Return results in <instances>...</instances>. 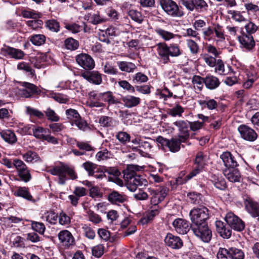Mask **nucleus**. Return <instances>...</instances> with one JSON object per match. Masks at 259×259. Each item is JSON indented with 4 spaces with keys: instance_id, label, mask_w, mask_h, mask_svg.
<instances>
[{
    "instance_id": "obj_1",
    "label": "nucleus",
    "mask_w": 259,
    "mask_h": 259,
    "mask_svg": "<svg viewBox=\"0 0 259 259\" xmlns=\"http://www.w3.org/2000/svg\"><path fill=\"white\" fill-rule=\"evenodd\" d=\"M156 47L158 58L163 64L170 62V56L178 57L182 54V50L179 45L176 44H171L168 46L165 42H159L156 45Z\"/></svg>"
},
{
    "instance_id": "obj_2",
    "label": "nucleus",
    "mask_w": 259,
    "mask_h": 259,
    "mask_svg": "<svg viewBox=\"0 0 259 259\" xmlns=\"http://www.w3.org/2000/svg\"><path fill=\"white\" fill-rule=\"evenodd\" d=\"M123 179L127 188L131 191L136 190L138 186H146L147 181L137 174L133 165H130L123 171Z\"/></svg>"
},
{
    "instance_id": "obj_3",
    "label": "nucleus",
    "mask_w": 259,
    "mask_h": 259,
    "mask_svg": "<svg viewBox=\"0 0 259 259\" xmlns=\"http://www.w3.org/2000/svg\"><path fill=\"white\" fill-rule=\"evenodd\" d=\"M49 172L53 175L58 176V183L60 185L65 184L67 180V175L69 179L73 180L77 178L74 168L63 162L51 168Z\"/></svg>"
},
{
    "instance_id": "obj_4",
    "label": "nucleus",
    "mask_w": 259,
    "mask_h": 259,
    "mask_svg": "<svg viewBox=\"0 0 259 259\" xmlns=\"http://www.w3.org/2000/svg\"><path fill=\"white\" fill-rule=\"evenodd\" d=\"M189 216L192 222L191 226L206 223L209 217V210L205 206L195 207L190 211Z\"/></svg>"
},
{
    "instance_id": "obj_5",
    "label": "nucleus",
    "mask_w": 259,
    "mask_h": 259,
    "mask_svg": "<svg viewBox=\"0 0 259 259\" xmlns=\"http://www.w3.org/2000/svg\"><path fill=\"white\" fill-rule=\"evenodd\" d=\"M181 140V138L179 136L168 140L159 136L156 138V141L158 146L161 147L162 149L167 148L170 152L176 153L180 151L181 143L186 142Z\"/></svg>"
},
{
    "instance_id": "obj_6",
    "label": "nucleus",
    "mask_w": 259,
    "mask_h": 259,
    "mask_svg": "<svg viewBox=\"0 0 259 259\" xmlns=\"http://www.w3.org/2000/svg\"><path fill=\"white\" fill-rule=\"evenodd\" d=\"M159 4L162 9L168 16L172 17H181L183 16V12L179 6L173 0H159Z\"/></svg>"
},
{
    "instance_id": "obj_7",
    "label": "nucleus",
    "mask_w": 259,
    "mask_h": 259,
    "mask_svg": "<svg viewBox=\"0 0 259 259\" xmlns=\"http://www.w3.org/2000/svg\"><path fill=\"white\" fill-rule=\"evenodd\" d=\"M192 230L196 236L201 241L208 243L212 238V231L206 223L199 224V225L191 226Z\"/></svg>"
},
{
    "instance_id": "obj_8",
    "label": "nucleus",
    "mask_w": 259,
    "mask_h": 259,
    "mask_svg": "<svg viewBox=\"0 0 259 259\" xmlns=\"http://www.w3.org/2000/svg\"><path fill=\"white\" fill-rule=\"evenodd\" d=\"M20 84L22 88L18 90V94L22 98H30L41 93L40 89L34 84L26 81L20 82Z\"/></svg>"
},
{
    "instance_id": "obj_9",
    "label": "nucleus",
    "mask_w": 259,
    "mask_h": 259,
    "mask_svg": "<svg viewBox=\"0 0 259 259\" xmlns=\"http://www.w3.org/2000/svg\"><path fill=\"white\" fill-rule=\"evenodd\" d=\"M180 2L191 12L195 10L199 13H203L208 10V5L204 0H181Z\"/></svg>"
},
{
    "instance_id": "obj_10",
    "label": "nucleus",
    "mask_w": 259,
    "mask_h": 259,
    "mask_svg": "<svg viewBox=\"0 0 259 259\" xmlns=\"http://www.w3.org/2000/svg\"><path fill=\"white\" fill-rule=\"evenodd\" d=\"M208 157L206 154L200 151L196 155L195 164L196 165L194 169L188 175L187 180H190L198 174L208 162Z\"/></svg>"
},
{
    "instance_id": "obj_11",
    "label": "nucleus",
    "mask_w": 259,
    "mask_h": 259,
    "mask_svg": "<svg viewBox=\"0 0 259 259\" xmlns=\"http://www.w3.org/2000/svg\"><path fill=\"white\" fill-rule=\"evenodd\" d=\"M225 221L229 227L235 231L240 232L245 228L244 223L233 212H230L227 213Z\"/></svg>"
},
{
    "instance_id": "obj_12",
    "label": "nucleus",
    "mask_w": 259,
    "mask_h": 259,
    "mask_svg": "<svg viewBox=\"0 0 259 259\" xmlns=\"http://www.w3.org/2000/svg\"><path fill=\"white\" fill-rule=\"evenodd\" d=\"M77 63L86 70H92L95 66L93 58L88 54L81 53L75 57Z\"/></svg>"
},
{
    "instance_id": "obj_13",
    "label": "nucleus",
    "mask_w": 259,
    "mask_h": 259,
    "mask_svg": "<svg viewBox=\"0 0 259 259\" xmlns=\"http://www.w3.org/2000/svg\"><path fill=\"white\" fill-rule=\"evenodd\" d=\"M60 245L64 249H68L75 245V239L68 230L61 231L58 234Z\"/></svg>"
},
{
    "instance_id": "obj_14",
    "label": "nucleus",
    "mask_w": 259,
    "mask_h": 259,
    "mask_svg": "<svg viewBox=\"0 0 259 259\" xmlns=\"http://www.w3.org/2000/svg\"><path fill=\"white\" fill-rule=\"evenodd\" d=\"M168 191V189L166 187H160L157 190L149 188L150 202L160 203L167 196Z\"/></svg>"
},
{
    "instance_id": "obj_15",
    "label": "nucleus",
    "mask_w": 259,
    "mask_h": 259,
    "mask_svg": "<svg viewBox=\"0 0 259 259\" xmlns=\"http://www.w3.org/2000/svg\"><path fill=\"white\" fill-rule=\"evenodd\" d=\"M238 131L240 137L244 140L253 142L257 137V135L255 131L247 125L241 124L239 125L238 127Z\"/></svg>"
},
{
    "instance_id": "obj_16",
    "label": "nucleus",
    "mask_w": 259,
    "mask_h": 259,
    "mask_svg": "<svg viewBox=\"0 0 259 259\" xmlns=\"http://www.w3.org/2000/svg\"><path fill=\"white\" fill-rule=\"evenodd\" d=\"M179 130L180 134L178 136L181 140L187 141L190 137L189 122L187 120H178L174 122Z\"/></svg>"
},
{
    "instance_id": "obj_17",
    "label": "nucleus",
    "mask_w": 259,
    "mask_h": 259,
    "mask_svg": "<svg viewBox=\"0 0 259 259\" xmlns=\"http://www.w3.org/2000/svg\"><path fill=\"white\" fill-rule=\"evenodd\" d=\"M244 205L246 210L251 217L259 218V201L247 198L244 200Z\"/></svg>"
},
{
    "instance_id": "obj_18",
    "label": "nucleus",
    "mask_w": 259,
    "mask_h": 259,
    "mask_svg": "<svg viewBox=\"0 0 259 259\" xmlns=\"http://www.w3.org/2000/svg\"><path fill=\"white\" fill-rule=\"evenodd\" d=\"M172 224L175 231L180 234H186L190 230L189 222L183 219L177 218Z\"/></svg>"
},
{
    "instance_id": "obj_19",
    "label": "nucleus",
    "mask_w": 259,
    "mask_h": 259,
    "mask_svg": "<svg viewBox=\"0 0 259 259\" xmlns=\"http://www.w3.org/2000/svg\"><path fill=\"white\" fill-rule=\"evenodd\" d=\"M164 242L167 246L175 249L181 248L183 244L182 239L179 237L169 233L166 235Z\"/></svg>"
},
{
    "instance_id": "obj_20",
    "label": "nucleus",
    "mask_w": 259,
    "mask_h": 259,
    "mask_svg": "<svg viewBox=\"0 0 259 259\" xmlns=\"http://www.w3.org/2000/svg\"><path fill=\"white\" fill-rule=\"evenodd\" d=\"M13 194L17 197H21L23 198L33 202H35V199L29 192V189L26 187H15L12 190Z\"/></svg>"
},
{
    "instance_id": "obj_21",
    "label": "nucleus",
    "mask_w": 259,
    "mask_h": 259,
    "mask_svg": "<svg viewBox=\"0 0 259 259\" xmlns=\"http://www.w3.org/2000/svg\"><path fill=\"white\" fill-rule=\"evenodd\" d=\"M81 75L89 82L95 84L99 85L102 82V74L98 71L84 72Z\"/></svg>"
},
{
    "instance_id": "obj_22",
    "label": "nucleus",
    "mask_w": 259,
    "mask_h": 259,
    "mask_svg": "<svg viewBox=\"0 0 259 259\" xmlns=\"http://www.w3.org/2000/svg\"><path fill=\"white\" fill-rule=\"evenodd\" d=\"M226 168H235L238 166L236 158L230 152H225L220 156Z\"/></svg>"
},
{
    "instance_id": "obj_23",
    "label": "nucleus",
    "mask_w": 259,
    "mask_h": 259,
    "mask_svg": "<svg viewBox=\"0 0 259 259\" xmlns=\"http://www.w3.org/2000/svg\"><path fill=\"white\" fill-rule=\"evenodd\" d=\"M238 40L242 46L248 50H251L255 46V41L251 35L243 33L238 36Z\"/></svg>"
},
{
    "instance_id": "obj_24",
    "label": "nucleus",
    "mask_w": 259,
    "mask_h": 259,
    "mask_svg": "<svg viewBox=\"0 0 259 259\" xmlns=\"http://www.w3.org/2000/svg\"><path fill=\"white\" fill-rule=\"evenodd\" d=\"M223 173L230 182H238L240 181L241 175L236 167L226 168L224 170Z\"/></svg>"
},
{
    "instance_id": "obj_25",
    "label": "nucleus",
    "mask_w": 259,
    "mask_h": 259,
    "mask_svg": "<svg viewBox=\"0 0 259 259\" xmlns=\"http://www.w3.org/2000/svg\"><path fill=\"white\" fill-rule=\"evenodd\" d=\"M123 105L127 108H132L140 104L141 100L139 97L133 95H126L121 98Z\"/></svg>"
},
{
    "instance_id": "obj_26",
    "label": "nucleus",
    "mask_w": 259,
    "mask_h": 259,
    "mask_svg": "<svg viewBox=\"0 0 259 259\" xmlns=\"http://www.w3.org/2000/svg\"><path fill=\"white\" fill-rule=\"evenodd\" d=\"M215 226L218 232L224 238H229L232 234V231L229 227H226L224 223L218 221L215 222Z\"/></svg>"
},
{
    "instance_id": "obj_27",
    "label": "nucleus",
    "mask_w": 259,
    "mask_h": 259,
    "mask_svg": "<svg viewBox=\"0 0 259 259\" xmlns=\"http://www.w3.org/2000/svg\"><path fill=\"white\" fill-rule=\"evenodd\" d=\"M108 199L112 203L119 204L126 201L127 197L126 195L120 194L117 191H113L108 195Z\"/></svg>"
},
{
    "instance_id": "obj_28",
    "label": "nucleus",
    "mask_w": 259,
    "mask_h": 259,
    "mask_svg": "<svg viewBox=\"0 0 259 259\" xmlns=\"http://www.w3.org/2000/svg\"><path fill=\"white\" fill-rule=\"evenodd\" d=\"M205 85L209 90H214L220 84V81L218 77L212 75H207L205 77Z\"/></svg>"
},
{
    "instance_id": "obj_29",
    "label": "nucleus",
    "mask_w": 259,
    "mask_h": 259,
    "mask_svg": "<svg viewBox=\"0 0 259 259\" xmlns=\"http://www.w3.org/2000/svg\"><path fill=\"white\" fill-rule=\"evenodd\" d=\"M244 8L248 15L256 19L259 18V7L251 2L244 4Z\"/></svg>"
},
{
    "instance_id": "obj_30",
    "label": "nucleus",
    "mask_w": 259,
    "mask_h": 259,
    "mask_svg": "<svg viewBox=\"0 0 259 259\" xmlns=\"http://www.w3.org/2000/svg\"><path fill=\"white\" fill-rule=\"evenodd\" d=\"M211 181L213 185L219 190H224L227 188L225 180L221 176L212 175L211 177Z\"/></svg>"
},
{
    "instance_id": "obj_31",
    "label": "nucleus",
    "mask_w": 259,
    "mask_h": 259,
    "mask_svg": "<svg viewBox=\"0 0 259 259\" xmlns=\"http://www.w3.org/2000/svg\"><path fill=\"white\" fill-rule=\"evenodd\" d=\"M47 55L42 53H38L36 56L31 58V63L37 68H40L45 65Z\"/></svg>"
},
{
    "instance_id": "obj_32",
    "label": "nucleus",
    "mask_w": 259,
    "mask_h": 259,
    "mask_svg": "<svg viewBox=\"0 0 259 259\" xmlns=\"http://www.w3.org/2000/svg\"><path fill=\"white\" fill-rule=\"evenodd\" d=\"M198 103L202 108H207L209 110L215 109L218 105V102L215 100L208 97L204 100H198Z\"/></svg>"
},
{
    "instance_id": "obj_33",
    "label": "nucleus",
    "mask_w": 259,
    "mask_h": 259,
    "mask_svg": "<svg viewBox=\"0 0 259 259\" xmlns=\"http://www.w3.org/2000/svg\"><path fill=\"white\" fill-rule=\"evenodd\" d=\"M22 157L23 159L28 163L38 162L41 161L38 154L32 151H28L23 154Z\"/></svg>"
},
{
    "instance_id": "obj_34",
    "label": "nucleus",
    "mask_w": 259,
    "mask_h": 259,
    "mask_svg": "<svg viewBox=\"0 0 259 259\" xmlns=\"http://www.w3.org/2000/svg\"><path fill=\"white\" fill-rule=\"evenodd\" d=\"M152 146L148 141H142L140 146L135 148L137 151L143 156H146L150 152Z\"/></svg>"
},
{
    "instance_id": "obj_35",
    "label": "nucleus",
    "mask_w": 259,
    "mask_h": 259,
    "mask_svg": "<svg viewBox=\"0 0 259 259\" xmlns=\"http://www.w3.org/2000/svg\"><path fill=\"white\" fill-rule=\"evenodd\" d=\"M82 167L88 172L89 176L94 175L95 172H100V167L91 161H86L82 164Z\"/></svg>"
},
{
    "instance_id": "obj_36",
    "label": "nucleus",
    "mask_w": 259,
    "mask_h": 259,
    "mask_svg": "<svg viewBox=\"0 0 259 259\" xmlns=\"http://www.w3.org/2000/svg\"><path fill=\"white\" fill-rule=\"evenodd\" d=\"M1 136L2 138L7 142L10 144H13L17 141V138L12 131L6 130L3 131L0 133Z\"/></svg>"
},
{
    "instance_id": "obj_37",
    "label": "nucleus",
    "mask_w": 259,
    "mask_h": 259,
    "mask_svg": "<svg viewBox=\"0 0 259 259\" xmlns=\"http://www.w3.org/2000/svg\"><path fill=\"white\" fill-rule=\"evenodd\" d=\"M32 135L37 139L43 140L47 133H49V130L41 126L35 125L33 128Z\"/></svg>"
},
{
    "instance_id": "obj_38",
    "label": "nucleus",
    "mask_w": 259,
    "mask_h": 259,
    "mask_svg": "<svg viewBox=\"0 0 259 259\" xmlns=\"http://www.w3.org/2000/svg\"><path fill=\"white\" fill-rule=\"evenodd\" d=\"M7 53L10 55L12 58L16 59H21L23 58L25 54L21 50L8 47L6 49Z\"/></svg>"
},
{
    "instance_id": "obj_39",
    "label": "nucleus",
    "mask_w": 259,
    "mask_h": 259,
    "mask_svg": "<svg viewBox=\"0 0 259 259\" xmlns=\"http://www.w3.org/2000/svg\"><path fill=\"white\" fill-rule=\"evenodd\" d=\"M87 216L89 221L94 225H98L102 222V219L100 215L92 210H87Z\"/></svg>"
},
{
    "instance_id": "obj_40",
    "label": "nucleus",
    "mask_w": 259,
    "mask_h": 259,
    "mask_svg": "<svg viewBox=\"0 0 259 259\" xmlns=\"http://www.w3.org/2000/svg\"><path fill=\"white\" fill-rule=\"evenodd\" d=\"M81 230L83 234L89 239H94L96 234L94 230L92 228L90 225L82 224Z\"/></svg>"
},
{
    "instance_id": "obj_41",
    "label": "nucleus",
    "mask_w": 259,
    "mask_h": 259,
    "mask_svg": "<svg viewBox=\"0 0 259 259\" xmlns=\"http://www.w3.org/2000/svg\"><path fill=\"white\" fill-rule=\"evenodd\" d=\"M117 64L119 69L122 71L132 72L136 68V66L131 62L121 61L118 62Z\"/></svg>"
},
{
    "instance_id": "obj_42",
    "label": "nucleus",
    "mask_w": 259,
    "mask_h": 259,
    "mask_svg": "<svg viewBox=\"0 0 259 259\" xmlns=\"http://www.w3.org/2000/svg\"><path fill=\"white\" fill-rule=\"evenodd\" d=\"M215 33L218 41H223L225 39L224 30L222 26L219 24H213V33Z\"/></svg>"
},
{
    "instance_id": "obj_43",
    "label": "nucleus",
    "mask_w": 259,
    "mask_h": 259,
    "mask_svg": "<svg viewBox=\"0 0 259 259\" xmlns=\"http://www.w3.org/2000/svg\"><path fill=\"white\" fill-rule=\"evenodd\" d=\"M215 66V72L222 75H225L227 74L231 69V68L230 66L228 67V70L225 69L224 64L222 60L220 59L217 60Z\"/></svg>"
},
{
    "instance_id": "obj_44",
    "label": "nucleus",
    "mask_w": 259,
    "mask_h": 259,
    "mask_svg": "<svg viewBox=\"0 0 259 259\" xmlns=\"http://www.w3.org/2000/svg\"><path fill=\"white\" fill-rule=\"evenodd\" d=\"M184 108L179 104H176L174 107L168 111V114L172 117H181L184 112Z\"/></svg>"
},
{
    "instance_id": "obj_45",
    "label": "nucleus",
    "mask_w": 259,
    "mask_h": 259,
    "mask_svg": "<svg viewBox=\"0 0 259 259\" xmlns=\"http://www.w3.org/2000/svg\"><path fill=\"white\" fill-rule=\"evenodd\" d=\"M64 45L65 48L70 51H74L79 47L78 41L72 37L65 39Z\"/></svg>"
},
{
    "instance_id": "obj_46",
    "label": "nucleus",
    "mask_w": 259,
    "mask_h": 259,
    "mask_svg": "<svg viewBox=\"0 0 259 259\" xmlns=\"http://www.w3.org/2000/svg\"><path fill=\"white\" fill-rule=\"evenodd\" d=\"M21 15L25 18L36 19L40 18L41 14L33 10H24L21 11Z\"/></svg>"
},
{
    "instance_id": "obj_47",
    "label": "nucleus",
    "mask_w": 259,
    "mask_h": 259,
    "mask_svg": "<svg viewBox=\"0 0 259 259\" xmlns=\"http://www.w3.org/2000/svg\"><path fill=\"white\" fill-rule=\"evenodd\" d=\"M115 138L122 145H126L131 140V136L125 132L120 131L115 135Z\"/></svg>"
},
{
    "instance_id": "obj_48",
    "label": "nucleus",
    "mask_w": 259,
    "mask_h": 259,
    "mask_svg": "<svg viewBox=\"0 0 259 259\" xmlns=\"http://www.w3.org/2000/svg\"><path fill=\"white\" fill-rule=\"evenodd\" d=\"M112 154L107 149H103L96 154V159L98 161L106 160L112 157Z\"/></svg>"
},
{
    "instance_id": "obj_49",
    "label": "nucleus",
    "mask_w": 259,
    "mask_h": 259,
    "mask_svg": "<svg viewBox=\"0 0 259 259\" xmlns=\"http://www.w3.org/2000/svg\"><path fill=\"white\" fill-rule=\"evenodd\" d=\"M155 32L165 41L169 40L175 37V34L174 33L161 28H156L155 30Z\"/></svg>"
},
{
    "instance_id": "obj_50",
    "label": "nucleus",
    "mask_w": 259,
    "mask_h": 259,
    "mask_svg": "<svg viewBox=\"0 0 259 259\" xmlns=\"http://www.w3.org/2000/svg\"><path fill=\"white\" fill-rule=\"evenodd\" d=\"M46 37L43 34H34L30 36V41L35 46H39L45 44Z\"/></svg>"
},
{
    "instance_id": "obj_51",
    "label": "nucleus",
    "mask_w": 259,
    "mask_h": 259,
    "mask_svg": "<svg viewBox=\"0 0 259 259\" xmlns=\"http://www.w3.org/2000/svg\"><path fill=\"white\" fill-rule=\"evenodd\" d=\"M101 95L102 100L107 102L109 104H116L118 103V101L111 92L108 91L101 94Z\"/></svg>"
},
{
    "instance_id": "obj_52",
    "label": "nucleus",
    "mask_w": 259,
    "mask_h": 259,
    "mask_svg": "<svg viewBox=\"0 0 259 259\" xmlns=\"http://www.w3.org/2000/svg\"><path fill=\"white\" fill-rule=\"evenodd\" d=\"M91 22L94 25L103 23L107 21V18L101 16L99 12L93 14L91 16Z\"/></svg>"
},
{
    "instance_id": "obj_53",
    "label": "nucleus",
    "mask_w": 259,
    "mask_h": 259,
    "mask_svg": "<svg viewBox=\"0 0 259 259\" xmlns=\"http://www.w3.org/2000/svg\"><path fill=\"white\" fill-rule=\"evenodd\" d=\"M128 16L134 21L141 23L144 20V17L141 13L135 10H131L128 12Z\"/></svg>"
},
{
    "instance_id": "obj_54",
    "label": "nucleus",
    "mask_w": 259,
    "mask_h": 259,
    "mask_svg": "<svg viewBox=\"0 0 259 259\" xmlns=\"http://www.w3.org/2000/svg\"><path fill=\"white\" fill-rule=\"evenodd\" d=\"M17 67L18 70H22L25 72L29 73L32 75L34 74V70L32 69L28 63L22 61L17 64Z\"/></svg>"
},
{
    "instance_id": "obj_55",
    "label": "nucleus",
    "mask_w": 259,
    "mask_h": 259,
    "mask_svg": "<svg viewBox=\"0 0 259 259\" xmlns=\"http://www.w3.org/2000/svg\"><path fill=\"white\" fill-rule=\"evenodd\" d=\"M42 218L45 219L51 224H55L58 219V215L52 211H47L42 215Z\"/></svg>"
},
{
    "instance_id": "obj_56",
    "label": "nucleus",
    "mask_w": 259,
    "mask_h": 259,
    "mask_svg": "<svg viewBox=\"0 0 259 259\" xmlns=\"http://www.w3.org/2000/svg\"><path fill=\"white\" fill-rule=\"evenodd\" d=\"M228 13L231 15V18L236 22H243L246 21V19L242 15L240 11L229 10Z\"/></svg>"
},
{
    "instance_id": "obj_57",
    "label": "nucleus",
    "mask_w": 259,
    "mask_h": 259,
    "mask_svg": "<svg viewBox=\"0 0 259 259\" xmlns=\"http://www.w3.org/2000/svg\"><path fill=\"white\" fill-rule=\"evenodd\" d=\"M65 113L67 119L71 121L72 123L80 116L78 111L73 109L66 110Z\"/></svg>"
},
{
    "instance_id": "obj_58",
    "label": "nucleus",
    "mask_w": 259,
    "mask_h": 259,
    "mask_svg": "<svg viewBox=\"0 0 259 259\" xmlns=\"http://www.w3.org/2000/svg\"><path fill=\"white\" fill-rule=\"evenodd\" d=\"M118 84L119 87L122 88L123 90L130 93H134L135 92V87L130 84L127 80L119 79L118 81Z\"/></svg>"
},
{
    "instance_id": "obj_59",
    "label": "nucleus",
    "mask_w": 259,
    "mask_h": 259,
    "mask_svg": "<svg viewBox=\"0 0 259 259\" xmlns=\"http://www.w3.org/2000/svg\"><path fill=\"white\" fill-rule=\"evenodd\" d=\"M51 97L56 101L61 104H65L69 101V98L66 95L61 93H53Z\"/></svg>"
},
{
    "instance_id": "obj_60",
    "label": "nucleus",
    "mask_w": 259,
    "mask_h": 259,
    "mask_svg": "<svg viewBox=\"0 0 259 259\" xmlns=\"http://www.w3.org/2000/svg\"><path fill=\"white\" fill-rule=\"evenodd\" d=\"M230 255L231 259H244V258L243 251L234 247L230 248Z\"/></svg>"
},
{
    "instance_id": "obj_61",
    "label": "nucleus",
    "mask_w": 259,
    "mask_h": 259,
    "mask_svg": "<svg viewBox=\"0 0 259 259\" xmlns=\"http://www.w3.org/2000/svg\"><path fill=\"white\" fill-rule=\"evenodd\" d=\"M230 248L228 249L220 247L217 253L218 259H231L230 256Z\"/></svg>"
},
{
    "instance_id": "obj_62",
    "label": "nucleus",
    "mask_w": 259,
    "mask_h": 259,
    "mask_svg": "<svg viewBox=\"0 0 259 259\" xmlns=\"http://www.w3.org/2000/svg\"><path fill=\"white\" fill-rule=\"evenodd\" d=\"M186 44L192 54L196 55L198 54L199 47L198 45L194 40L191 39H188L186 40Z\"/></svg>"
},
{
    "instance_id": "obj_63",
    "label": "nucleus",
    "mask_w": 259,
    "mask_h": 259,
    "mask_svg": "<svg viewBox=\"0 0 259 259\" xmlns=\"http://www.w3.org/2000/svg\"><path fill=\"white\" fill-rule=\"evenodd\" d=\"M46 26L52 31L57 32L59 31V23L55 20L52 19L47 21Z\"/></svg>"
},
{
    "instance_id": "obj_64",
    "label": "nucleus",
    "mask_w": 259,
    "mask_h": 259,
    "mask_svg": "<svg viewBox=\"0 0 259 259\" xmlns=\"http://www.w3.org/2000/svg\"><path fill=\"white\" fill-rule=\"evenodd\" d=\"M174 98L175 99L182 98L185 95L184 88L179 84L174 85L172 89Z\"/></svg>"
}]
</instances>
